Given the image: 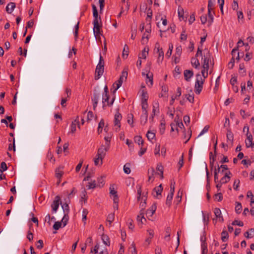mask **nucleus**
Here are the masks:
<instances>
[{
    "label": "nucleus",
    "mask_w": 254,
    "mask_h": 254,
    "mask_svg": "<svg viewBox=\"0 0 254 254\" xmlns=\"http://www.w3.org/2000/svg\"><path fill=\"white\" fill-rule=\"evenodd\" d=\"M196 56L201 57L203 61L202 63V69L201 71V75H204L206 72H208L209 68V62L211 60V55L208 49H197Z\"/></svg>",
    "instance_id": "1"
},
{
    "label": "nucleus",
    "mask_w": 254,
    "mask_h": 254,
    "mask_svg": "<svg viewBox=\"0 0 254 254\" xmlns=\"http://www.w3.org/2000/svg\"><path fill=\"white\" fill-rule=\"evenodd\" d=\"M104 62L103 57L100 54V59L99 63L96 66V70H95V79L96 80L99 79L101 75H103L104 73Z\"/></svg>",
    "instance_id": "2"
},
{
    "label": "nucleus",
    "mask_w": 254,
    "mask_h": 254,
    "mask_svg": "<svg viewBox=\"0 0 254 254\" xmlns=\"http://www.w3.org/2000/svg\"><path fill=\"white\" fill-rule=\"evenodd\" d=\"M204 82V81L201 77V74L199 73H197L194 85V92L196 94L199 95L201 92Z\"/></svg>",
    "instance_id": "3"
},
{
    "label": "nucleus",
    "mask_w": 254,
    "mask_h": 254,
    "mask_svg": "<svg viewBox=\"0 0 254 254\" xmlns=\"http://www.w3.org/2000/svg\"><path fill=\"white\" fill-rule=\"evenodd\" d=\"M142 75L145 76L146 84L149 87L153 85V74L149 72V69H145L142 72Z\"/></svg>",
    "instance_id": "4"
},
{
    "label": "nucleus",
    "mask_w": 254,
    "mask_h": 254,
    "mask_svg": "<svg viewBox=\"0 0 254 254\" xmlns=\"http://www.w3.org/2000/svg\"><path fill=\"white\" fill-rule=\"evenodd\" d=\"M122 116L119 112H117L114 116V124L116 131H118L121 127L120 121L122 120Z\"/></svg>",
    "instance_id": "5"
},
{
    "label": "nucleus",
    "mask_w": 254,
    "mask_h": 254,
    "mask_svg": "<svg viewBox=\"0 0 254 254\" xmlns=\"http://www.w3.org/2000/svg\"><path fill=\"white\" fill-rule=\"evenodd\" d=\"M109 149V143H107L105 145H102L98 149L97 154L96 156H100L103 158L106 155V153Z\"/></svg>",
    "instance_id": "6"
},
{
    "label": "nucleus",
    "mask_w": 254,
    "mask_h": 254,
    "mask_svg": "<svg viewBox=\"0 0 254 254\" xmlns=\"http://www.w3.org/2000/svg\"><path fill=\"white\" fill-rule=\"evenodd\" d=\"M141 189L139 188L137 190V194H138L137 199H138V200H140L141 199V202L140 203V207L141 208V210H142V211L144 212V209L145 207L146 197L145 196H144L141 198Z\"/></svg>",
    "instance_id": "7"
},
{
    "label": "nucleus",
    "mask_w": 254,
    "mask_h": 254,
    "mask_svg": "<svg viewBox=\"0 0 254 254\" xmlns=\"http://www.w3.org/2000/svg\"><path fill=\"white\" fill-rule=\"evenodd\" d=\"M100 97V93L98 92L97 90H95L94 91L93 96L91 99L92 101L93 102V108L94 110L96 109Z\"/></svg>",
    "instance_id": "8"
},
{
    "label": "nucleus",
    "mask_w": 254,
    "mask_h": 254,
    "mask_svg": "<svg viewBox=\"0 0 254 254\" xmlns=\"http://www.w3.org/2000/svg\"><path fill=\"white\" fill-rule=\"evenodd\" d=\"M246 146L247 148H254V143L253 141V136L251 134L247 133V139L245 140Z\"/></svg>",
    "instance_id": "9"
},
{
    "label": "nucleus",
    "mask_w": 254,
    "mask_h": 254,
    "mask_svg": "<svg viewBox=\"0 0 254 254\" xmlns=\"http://www.w3.org/2000/svg\"><path fill=\"white\" fill-rule=\"evenodd\" d=\"M115 99L113 98L111 102L109 101V95L108 94H103L102 96V103L103 104V107L106 106L105 103L107 102L108 106H111L113 105Z\"/></svg>",
    "instance_id": "10"
},
{
    "label": "nucleus",
    "mask_w": 254,
    "mask_h": 254,
    "mask_svg": "<svg viewBox=\"0 0 254 254\" xmlns=\"http://www.w3.org/2000/svg\"><path fill=\"white\" fill-rule=\"evenodd\" d=\"M137 221L138 225H140L144 224V222L146 221V219L144 217V212L142 211V210H140L139 214L137 215Z\"/></svg>",
    "instance_id": "11"
},
{
    "label": "nucleus",
    "mask_w": 254,
    "mask_h": 254,
    "mask_svg": "<svg viewBox=\"0 0 254 254\" xmlns=\"http://www.w3.org/2000/svg\"><path fill=\"white\" fill-rule=\"evenodd\" d=\"M163 190V187L162 185H160L159 186L155 187L152 192V194L154 197H157L159 195H161L162 191Z\"/></svg>",
    "instance_id": "12"
},
{
    "label": "nucleus",
    "mask_w": 254,
    "mask_h": 254,
    "mask_svg": "<svg viewBox=\"0 0 254 254\" xmlns=\"http://www.w3.org/2000/svg\"><path fill=\"white\" fill-rule=\"evenodd\" d=\"M60 200V197L59 196H57L55 197V199L54 200L53 203L52 204V207L53 210L54 212H56L59 206V202Z\"/></svg>",
    "instance_id": "13"
},
{
    "label": "nucleus",
    "mask_w": 254,
    "mask_h": 254,
    "mask_svg": "<svg viewBox=\"0 0 254 254\" xmlns=\"http://www.w3.org/2000/svg\"><path fill=\"white\" fill-rule=\"evenodd\" d=\"M231 175H232V174L230 172V171H229L226 172L224 176L221 179L220 181L222 184H225V183H228L230 180Z\"/></svg>",
    "instance_id": "14"
},
{
    "label": "nucleus",
    "mask_w": 254,
    "mask_h": 254,
    "mask_svg": "<svg viewBox=\"0 0 254 254\" xmlns=\"http://www.w3.org/2000/svg\"><path fill=\"white\" fill-rule=\"evenodd\" d=\"M92 9H93V15L94 17L93 21H97V22H101V19L100 17H98V11L96 8V6L94 5H92Z\"/></svg>",
    "instance_id": "15"
},
{
    "label": "nucleus",
    "mask_w": 254,
    "mask_h": 254,
    "mask_svg": "<svg viewBox=\"0 0 254 254\" xmlns=\"http://www.w3.org/2000/svg\"><path fill=\"white\" fill-rule=\"evenodd\" d=\"M184 75L185 80L187 81H189L190 78L193 76V72L191 70L186 69L184 70Z\"/></svg>",
    "instance_id": "16"
},
{
    "label": "nucleus",
    "mask_w": 254,
    "mask_h": 254,
    "mask_svg": "<svg viewBox=\"0 0 254 254\" xmlns=\"http://www.w3.org/2000/svg\"><path fill=\"white\" fill-rule=\"evenodd\" d=\"M226 136L228 143L232 145L234 140V135L232 131L229 129H227Z\"/></svg>",
    "instance_id": "17"
},
{
    "label": "nucleus",
    "mask_w": 254,
    "mask_h": 254,
    "mask_svg": "<svg viewBox=\"0 0 254 254\" xmlns=\"http://www.w3.org/2000/svg\"><path fill=\"white\" fill-rule=\"evenodd\" d=\"M101 23V22L93 21V30L94 33L96 35L100 34Z\"/></svg>",
    "instance_id": "18"
},
{
    "label": "nucleus",
    "mask_w": 254,
    "mask_h": 254,
    "mask_svg": "<svg viewBox=\"0 0 254 254\" xmlns=\"http://www.w3.org/2000/svg\"><path fill=\"white\" fill-rule=\"evenodd\" d=\"M15 8V3L14 2H11L7 4V6H6L5 10L8 13L11 14Z\"/></svg>",
    "instance_id": "19"
},
{
    "label": "nucleus",
    "mask_w": 254,
    "mask_h": 254,
    "mask_svg": "<svg viewBox=\"0 0 254 254\" xmlns=\"http://www.w3.org/2000/svg\"><path fill=\"white\" fill-rule=\"evenodd\" d=\"M214 213L216 219H219V221H223V218L222 216L221 211L219 208H215L214 210Z\"/></svg>",
    "instance_id": "20"
},
{
    "label": "nucleus",
    "mask_w": 254,
    "mask_h": 254,
    "mask_svg": "<svg viewBox=\"0 0 254 254\" xmlns=\"http://www.w3.org/2000/svg\"><path fill=\"white\" fill-rule=\"evenodd\" d=\"M151 31V30H147V28H145V32L143 33L141 39V42L143 44H145L147 42Z\"/></svg>",
    "instance_id": "21"
},
{
    "label": "nucleus",
    "mask_w": 254,
    "mask_h": 254,
    "mask_svg": "<svg viewBox=\"0 0 254 254\" xmlns=\"http://www.w3.org/2000/svg\"><path fill=\"white\" fill-rule=\"evenodd\" d=\"M197 58L198 57L195 56V57L192 58L191 59V64L195 68H198L200 65V63Z\"/></svg>",
    "instance_id": "22"
},
{
    "label": "nucleus",
    "mask_w": 254,
    "mask_h": 254,
    "mask_svg": "<svg viewBox=\"0 0 254 254\" xmlns=\"http://www.w3.org/2000/svg\"><path fill=\"white\" fill-rule=\"evenodd\" d=\"M63 167H60L58 168H57L55 170V175L56 177L58 179H61L62 177L63 176L64 174V172L63 171Z\"/></svg>",
    "instance_id": "23"
},
{
    "label": "nucleus",
    "mask_w": 254,
    "mask_h": 254,
    "mask_svg": "<svg viewBox=\"0 0 254 254\" xmlns=\"http://www.w3.org/2000/svg\"><path fill=\"white\" fill-rule=\"evenodd\" d=\"M156 209V205L155 204H153L149 209H147L146 212V215L149 216H151L155 212Z\"/></svg>",
    "instance_id": "24"
},
{
    "label": "nucleus",
    "mask_w": 254,
    "mask_h": 254,
    "mask_svg": "<svg viewBox=\"0 0 254 254\" xmlns=\"http://www.w3.org/2000/svg\"><path fill=\"white\" fill-rule=\"evenodd\" d=\"M244 236L247 239L252 238L254 237V229L251 228L244 233Z\"/></svg>",
    "instance_id": "25"
},
{
    "label": "nucleus",
    "mask_w": 254,
    "mask_h": 254,
    "mask_svg": "<svg viewBox=\"0 0 254 254\" xmlns=\"http://www.w3.org/2000/svg\"><path fill=\"white\" fill-rule=\"evenodd\" d=\"M148 95L146 91L144 90L141 91V103H147Z\"/></svg>",
    "instance_id": "26"
},
{
    "label": "nucleus",
    "mask_w": 254,
    "mask_h": 254,
    "mask_svg": "<svg viewBox=\"0 0 254 254\" xmlns=\"http://www.w3.org/2000/svg\"><path fill=\"white\" fill-rule=\"evenodd\" d=\"M148 55V49H143L142 53L138 55V59H145Z\"/></svg>",
    "instance_id": "27"
},
{
    "label": "nucleus",
    "mask_w": 254,
    "mask_h": 254,
    "mask_svg": "<svg viewBox=\"0 0 254 254\" xmlns=\"http://www.w3.org/2000/svg\"><path fill=\"white\" fill-rule=\"evenodd\" d=\"M148 119V114L142 113L140 116V124L144 126L147 123Z\"/></svg>",
    "instance_id": "28"
},
{
    "label": "nucleus",
    "mask_w": 254,
    "mask_h": 254,
    "mask_svg": "<svg viewBox=\"0 0 254 254\" xmlns=\"http://www.w3.org/2000/svg\"><path fill=\"white\" fill-rule=\"evenodd\" d=\"M77 124H78V117L76 119H75L74 121L72 122V124L70 126L71 133H74L76 131Z\"/></svg>",
    "instance_id": "29"
},
{
    "label": "nucleus",
    "mask_w": 254,
    "mask_h": 254,
    "mask_svg": "<svg viewBox=\"0 0 254 254\" xmlns=\"http://www.w3.org/2000/svg\"><path fill=\"white\" fill-rule=\"evenodd\" d=\"M125 81L123 79H122L120 77L119 79L113 84V86L116 85V87L114 90L113 92L115 93L122 85L123 82Z\"/></svg>",
    "instance_id": "30"
},
{
    "label": "nucleus",
    "mask_w": 254,
    "mask_h": 254,
    "mask_svg": "<svg viewBox=\"0 0 254 254\" xmlns=\"http://www.w3.org/2000/svg\"><path fill=\"white\" fill-rule=\"evenodd\" d=\"M157 53L158 54V61L162 62L164 59V52L162 49H157Z\"/></svg>",
    "instance_id": "31"
},
{
    "label": "nucleus",
    "mask_w": 254,
    "mask_h": 254,
    "mask_svg": "<svg viewBox=\"0 0 254 254\" xmlns=\"http://www.w3.org/2000/svg\"><path fill=\"white\" fill-rule=\"evenodd\" d=\"M173 195L174 193H172V192H170V193L168 195L167 197L166 204L168 205L169 207H170L171 205V202Z\"/></svg>",
    "instance_id": "32"
},
{
    "label": "nucleus",
    "mask_w": 254,
    "mask_h": 254,
    "mask_svg": "<svg viewBox=\"0 0 254 254\" xmlns=\"http://www.w3.org/2000/svg\"><path fill=\"white\" fill-rule=\"evenodd\" d=\"M202 254H207L208 252L207 243L205 241H202L201 243Z\"/></svg>",
    "instance_id": "33"
},
{
    "label": "nucleus",
    "mask_w": 254,
    "mask_h": 254,
    "mask_svg": "<svg viewBox=\"0 0 254 254\" xmlns=\"http://www.w3.org/2000/svg\"><path fill=\"white\" fill-rule=\"evenodd\" d=\"M216 169L218 173H223L224 171L228 170V168L226 165H222L220 167L218 165V168Z\"/></svg>",
    "instance_id": "34"
},
{
    "label": "nucleus",
    "mask_w": 254,
    "mask_h": 254,
    "mask_svg": "<svg viewBox=\"0 0 254 254\" xmlns=\"http://www.w3.org/2000/svg\"><path fill=\"white\" fill-rule=\"evenodd\" d=\"M115 214L114 213L109 214L107 218V221L109 223V225L111 226L112 222L114 220Z\"/></svg>",
    "instance_id": "35"
},
{
    "label": "nucleus",
    "mask_w": 254,
    "mask_h": 254,
    "mask_svg": "<svg viewBox=\"0 0 254 254\" xmlns=\"http://www.w3.org/2000/svg\"><path fill=\"white\" fill-rule=\"evenodd\" d=\"M156 169L160 172L158 175H160L161 178H163V167L161 164H158L156 167Z\"/></svg>",
    "instance_id": "36"
},
{
    "label": "nucleus",
    "mask_w": 254,
    "mask_h": 254,
    "mask_svg": "<svg viewBox=\"0 0 254 254\" xmlns=\"http://www.w3.org/2000/svg\"><path fill=\"white\" fill-rule=\"evenodd\" d=\"M148 105L147 103H141L142 113L148 114Z\"/></svg>",
    "instance_id": "37"
},
{
    "label": "nucleus",
    "mask_w": 254,
    "mask_h": 254,
    "mask_svg": "<svg viewBox=\"0 0 254 254\" xmlns=\"http://www.w3.org/2000/svg\"><path fill=\"white\" fill-rule=\"evenodd\" d=\"M146 137L149 140L151 141L155 138V133L153 132L148 130L146 134Z\"/></svg>",
    "instance_id": "38"
},
{
    "label": "nucleus",
    "mask_w": 254,
    "mask_h": 254,
    "mask_svg": "<svg viewBox=\"0 0 254 254\" xmlns=\"http://www.w3.org/2000/svg\"><path fill=\"white\" fill-rule=\"evenodd\" d=\"M208 25L210 26L211 25L213 21V14L211 13V10H208Z\"/></svg>",
    "instance_id": "39"
},
{
    "label": "nucleus",
    "mask_w": 254,
    "mask_h": 254,
    "mask_svg": "<svg viewBox=\"0 0 254 254\" xmlns=\"http://www.w3.org/2000/svg\"><path fill=\"white\" fill-rule=\"evenodd\" d=\"M159 106L157 102L153 103L152 113H159Z\"/></svg>",
    "instance_id": "40"
},
{
    "label": "nucleus",
    "mask_w": 254,
    "mask_h": 254,
    "mask_svg": "<svg viewBox=\"0 0 254 254\" xmlns=\"http://www.w3.org/2000/svg\"><path fill=\"white\" fill-rule=\"evenodd\" d=\"M191 92H192L191 90L190 91ZM186 97L187 98V99L190 102V103H193L194 102V95L192 93L191 94H188L186 95Z\"/></svg>",
    "instance_id": "41"
},
{
    "label": "nucleus",
    "mask_w": 254,
    "mask_h": 254,
    "mask_svg": "<svg viewBox=\"0 0 254 254\" xmlns=\"http://www.w3.org/2000/svg\"><path fill=\"white\" fill-rule=\"evenodd\" d=\"M202 213L203 222H204V224H207L209 222V214H204L203 211H202Z\"/></svg>",
    "instance_id": "42"
},
{
    "label": "nucleus",
    "mask_w": 254,
    "mask_h": 254,
    "mask_svg": "<svg viewBox=\"0 0 254 254\" xmlns=\"http://www.w3.org/2000/svg\"><path fill=\"white\" fill-rule=\"evenodd\" d=\"M134 140V142L137 143L138 145L143 144V141L141 136L138 135L135 136Z\"/></svg>",
    "instance_id": "43"
},
{
    "label": "nucleus",
    "mask_w": 254,
    "mask_h": 254,
    "mask_svg": "<svg viewBox=\"0 0 254 254\" xmlns=\"http://www.w3.org/2000/svg\"><path fill=\"white\" fill-rule=\"evenodd\" d=\"M228 237V234L226 231H223L221 233V239L223 242H226Z\"/></svg>",
    "instance_id": "44"
},
{
    "label": "nucleus",
    "mask_w": 254,
    "mask_h": 254,
    "mask_svg": "<svg viewBox=\"0 0 254 254\" xmlns=\"http://www.w3.org/2000/svg\"><path fill=\"white\" fill-rule=\"evenodd\" d=\"M104 126V122L103 119H102L98 124V132L99 133H101L102 131L103 127Z\"/></svg>",
    "instance_id": "45"
},
{
    "label": "nucleus",
    "mask_w": 254,
    "mask_h": 254,
    "mask_svg": "<svg viewBox=\"0 0 254 254\" xmlns=\"http://www.w3.org/2000/svg\"><path fill=\"white\" fill-rule=\"evenodd\" d=\"M146 25L145 26V28H147V30H151V18H146Z\"/></svg>",
    "instance_id": "46"
},
{
    "label": "nucleus",
    "mask_w": 254,
    "mask_h": 254,
    "mask_svg": "<svg viewBox=\"0 0 254 254\" xmlns=\"http://www.w3.org/2000/svg\"><path fill=\"white\" fill-rule=\"evenodd\" d=\"M246 55H245V57L244 58V60L246 61H249L252 58V53L249 52L248 51V50H247V49H246Z\"/></svg>",
    "instance_id": "47"
},
{
    "label": "nucleus",
    "mask_w": 254,
    "mask_h": 254,
    "mask_svg": "<svg viewBox=\"0 0 254 254\" xmlns=\"http://www.w3.org/2000/svg\"><path fill=\"white\" fill-rule=\"evenodd\" d=\"M88 211L86 209H83L82 212V221L84 222V223H85V221L86 220V217L87 215L88 214Z\"/></svg>",
    "instance_id": "48"
},
{
    "label": "nucleus",
    "mask_w": 254,
    "mask_h": 254,
    "mask_svg": "<svg viewBox=\"0 0 254 254\" xmlns=\"http://www.w3.org/2000/svg\"><path fill=\"white\" fill-rule=\"evenodd\" d=\"M242 205L240 202H237L235 206V211L237 213L239 214L241 213L242 210Z\"/></svg>",
    "instance_id": "49"
},
{
    "label": "nucleus",
    "mask_w": 254,
    "mask_h": 254,
    "mask_svg": "<svg viewBox=\"0 0 254 254\" xmlns=\"http://www.w3.org/2000/svg\"><path fill=\"white\" fill-rule=\"evenodd\" d=\"M102 240L103 243L106 245H108V246L110 245L109 239L107 235H103L102 237Z\"/></svg>",
    "instance_id": "50"
},
{
    "label": "nucleus",
    "mask_w": 254,
    "mask_h": 254,
    "mask_svg": "<svg viewBox=\"0 0 254 254\" xmlns=\"http://www.w3.org/2000/svg\"><path fill=\"white\" fill-rule=\"evenodd\" d=\"M239 72L242 74L243 76L246 75V70L245 69V65L244 64H241L239 65Z\"/></svg>",
    "instance_id": "51"
},
{
    "label": "nucleus",
    "mask_w": 254,
    "mask_h": 254,
    "mask_svg": "<svg viewBox=\"0 0 254 254\" xmlns=\"http://www.w3.org/2000/svg\"><path fill=\"white\" fill-rule=\"evenodd\" d=\"M128 73L127 69H124L122 72V74L121 75V77L122 79H123L125 81L126 80L127 77Z\"/></svg>",
    "instance_id": "52"
},
{
    "label": "nucleus",
    "mask_w": 254,
    "mask_h": 254,
    "mask_svg": "<svg viewBox=\"0 0 254 254\" xmlns=\"http://www.w3.org/2000/svg\"><path fill=\"white\" fill-rule=\"evenodd\" d=\"M103 159V158L100 157V156H97V157L95 158L94 159L95 165L97 166L99 164V162L100 163V164L102 165Z\"/></svg>",
    "instance_id": "53"
},
{
    "label": "nucleus",
    "mask_w": 254,
    "mask_h": 254,
    "mask_svg": "<svg viewBox=\"0 0 254 254\" xmlns=\"http://www.w3.org/2000/svg\"><path fill=\"white\" fill-rule=\"evenodd\" d=\"M137 254L135 248V246L132 244L131 247L129 248V254Z\"/></svg>",
    "instance_id": "54"
},
{
    "label": "nucleus",
    "mask_w": 254,
    "mask_h": 254,
    "mask_svg": "<svg viewBox=\"0 0 254 254\" xmlns=\"http://www.w3.org/2000/svg\"><path fill=\"white\" fill-rule=\"evenodd\" d=\"M68 220V216L67 215V214H64V216L63 217L62 220V223H63V227H64L67 223V222Z\"/></svg>",
    "instance_id": "55"
},
{
    "label": "nucleus",
    "mask_w": 254,
    "mask_h": 254,
    "mask_svg": "<svg viewBox=\"0 0 254 254\" xmlns=\"http://www.w3.org/2000/svg\"><path fill=\"white\" fill-rule=\"evenodd\" d=\"M129 53V49H123L122 57L124 59L127 58Z\"/></svg>",
    "instance_id": "56"
},
{
    "label": "nucleus",
    "mask_w": 254,
    "mask_h": 254,
    "mask_svg": "<svg viewBox=\"0 0 254 254\" xmlns=\"http://www.w3.org/2000/svg\"><path fill=\"white\" fill-rule=\"evenodd\" d=\"M62 224V223L61 222H56L54 225H53V228L56 230H58L60 229V228L61 227Z\"/></svg>",
    "instance_id": "57"
},
{
    "label": "nucleus",
    "mask_w": 254,
    "mask_h": 254,
    "mask_svg": "<svg viewBox=\"0 0 254 254\" xmlns=\"http://www.w3.org/2000/svg\"><path fill=\"white\" fill-rule=\"evenodd\" d=\"M133 221L132 219H128L127 222L128 227L129 229L132 230L134 228V225L133 224Z\"/></svg>",
    "instance_id": "58"
},
{
    "label": "nucleus",
    "mask_w": 254,
    "mask_h": 254,
    "mask_svg": "<svg viewBox=\"0 0 254 254\" xmlns=\"http://www.w3.org/2000/svg\"><path fill=\"white\" fill-rule=\"evenodd\" d=\"M160 145L159 144H156L155 145V147L154 149V154L155 155H160Z\"/></svg>",
    "instance_id": "59"
},
{
    "label": "nucleus",
    "mask_w": 254,
    "mask_h": 254,
    "mask_svg": "<svg viewBox=\"0 0 254 254\" xmlns=\"http://www.w3.org/2000/svg\"><path fill=\"white\" fill-rule=\"evenodd\" d=\"M18 53L21 55H23L24 57H26V53H27V50L26 49H18Z\"/></svg>",
    "instance_id": "60"
},
{
    "label": "nucleus",
    "mask_w": 254,
    "mask_h": 254,
    "mask_svg": "<svg viewBox=\"0 0 254 254\" xmlns=\"http://www.w3.org/2000/svg\"><path fill=\"white\" fill-rule=\"evenodd\" d=\"M84 201V202L85 203L87 200V197H86V192L85 190H84L82 192L81 197V201Z\"/></svg>",
    "instance_id": "61"
},
{
    "label": "nucleus",
    "mask_w": 254,
    "mask_h": 254,
    "mask_svg": "<svg viewBox=\"0 0 254 254\" xmlns=\"http://www.w3.org/2000/svg\"><path fill=\"white\" fill-rule=\"evenodd\" d=\"M170 231H171V229L169 227H168L166 230V235L165 236V239L168 241H169L170 240Z\"/></svg>",
    "instance_id": "62"
},
{
    "label": "nucleus",
    "mask_w": 254,
    "mask_h": 254,
    "mask_svg": "<svg viewBox=\"0 0 254 254\" xmlns=\"http://www.w3.org/2000/svg\"><path fill=\"white\" fill-rule=\"evenodd\" d=\"M238 49H233V50L231 52V54L232 56V58H234V60H235V57L236 58V56L238 55V51H239Z\"/></svg>",
    "instance_id": "63"
},
{
    "label": "nucleus",
    "mask_w": 254,
    "mask_h": 254,
    "mask_svg": "<svg viewBox=\"0 0 254 254\" xmlns=\"http://www.w3.org/2000/svg\"><path fill=\"white\" fill-rule=\"evenodd\" d=\"M98 186L102 187L104 185V179L103 177H100L98 179Z\"/></svg>",
    "instance_id": "64"
}]
</instances>
